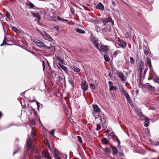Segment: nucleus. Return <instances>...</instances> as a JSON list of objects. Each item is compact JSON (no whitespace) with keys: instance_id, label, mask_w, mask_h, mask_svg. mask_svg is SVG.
Instances as JSON below:
<instances>
[{"instance_id":"9d476101","label":"nucleus","mask_w":159,"mask_h":159,"mask_svg":"<svg viewBox=\"0 0 159 159\" xmlns=\"http://www.w3.org/2000/svg\"><path fill=\"white\" fill-rule=\"evenodd\" d=\"M99 47H100L99 48L101 50V52L102 50L104 52H105L108 51L109 49V48L108 46H107V45L101 44V43H100Z\"/></svg>"},{"instance_id":"8fccbe9b","label":"nucleus","mask_w":159,"mask_h":159,"mask_svg":"<svg viewBox=\"0 0 159 159\" xmlns=\"http://www.w3.org/2000/svg\"><path fill=\"white\" fill-rule=\"evenodd\" d=\"M139 69L140 72H142V66L140 65V64H139Z\"/></svg>"},{"instance_id":"e2e57ef3","label":"nucleus","mask_w":159,"mask_h":159,"mask_svg":"<svg viewBox=\"0 0 159 159\" xmlns=\"http://www.w3.org/2000/svg\"><path fill=\"white\" fill-rule=\"evenodd\" d=\"M62 20L65 21H68V20H67L66 19V20H62Z\"/></svg>"},{"instance_id":"58836bf2","label":"nucleus","mask_w":159,"mask_h":159,"mask_svg":"<svg viewBox=\"0 0 159 159\" xmlns=\"http://www.w3.org/2000/svg\"><path fill=\"white\" fill-rule=\"evenodd\" d=\"M130 61L131 63V64H134V59L133 58V57H130Z\"/></svg>"},{"instance_id":"c85d7f7f","label":"nucleus","mask_w":159,"mask_h":159,"mask_svg":"<svg viewBox=\"0 0 159 159\" xmlns=\"http://www.w3.org/2000/svg\"><path fill=\"white\" fill-rule=\"evenodd\" d=\"M54 157H57L58 156V151L56 149L55 150L54 152Z\"/></svg>"},{"instance_id":"7ed1b4c3","label":"nucleus","mask_w":159,"mask_h":159,"mask_svg":"<svg viewBox=\"0 0 159 159\" xmlns=\"http://www.w3.org/2000/svg\"><path fill=\"white\" fill-rule=\"evenodd\" d=\"M93 111L92 112V114L93 116L96 118L98 116V113L100 111V109L97 105H93Z\"/></svg>"},{"instance_id":"412c9836","label":"nucleus","mask_w":159,"mask_h":159,"mask_svg":"<svg viewBox=\"0 0 159 159\" xmlns=\"http://www.w3.org/2000/svg\"><path fill=\"white\" fill-rule=\"evenodd\" d=\"M26 5L27 6H29L30 7V8H34V5L30 2H26Z\"/></svg>"},{"instance_id":"a19ab883","label":"nucleus","mask_w":159,"mask_h":159,"mask_svg":"<svg viewBox=\"0 0 159 159\" xmlns=\"http://www.w3.org/2000/svg\"><path fill=\"white\" fill-rule=\"evenodd\" d=\"M33 102H36V103L38 107V108L39 109V107H40V103L39 102H38V101H36V100H34V101H33Z\"/></svg>"},{"instance_id":"39448f33","label":"nucleus","mask_w":159,"mask_h":159,"mask_svg":"<svg viewBox=\"0 0 159 159\" xmlns=\"http://www.w3.org/2000/svg\"><path fill=\"white\" fill-rule=\"evenodd\" d=\"M39 32L43 38L46 40L51 41L52 39V38L46 32L43 33L40 30H38Z\"/></svg>"},{"instance_id":"49530a36","label":"nucleus","mask_w":159,"mask_h":159,"mask_svg":"<svg viewBox=\"0 0 159 159\" xmlns=\"http://www.w3.org/2000/svg\"><path fill=\"white\" fill-rule=\"evenodd\" d=\"M12 28L13 30L15 32H18V30L17 28H16L15 27H13Z\"/></svg>"},{"instance_id":"1a4fd4ad","label":"nucleus","mask_w":159,"mask_h":159,"mask_svg":"<svg viewBox=\"0 0 159 159\" xmlns=\"http://www.w3.org/2000/svg\"><path fill=\"white\" fill-rule=\"evenodd\" d=\"M81 87L83 91V92L87 91L88 88L87 82L86 81H84L83 83H82Z\"/></svg>"},{"instance_id":"bb28decb","label":"nucleus","mask_w":159,"mask_h":159,"mask_svg":"<svg viewBox=\"0 0 159 159\" xmlns=\"http://www.w3.org/2000/svg\"><path fill=\"white\" fill-rule=\"evenodd\" d=\"M127 99V101L129 102V103L130 104L132 102L131 98L130 97L129 95L125 97Z\"/></svg>"},{"instance_id":"ea45409f","label":"nucleus","mask_w":159,"mask_h":159,"mask_svg":"<svg viewBox=\"0 0 159 159\" xmlns=\"http://www.w3.org/2000/svg\"><path fill=\"white\" fill-rule=\"evenodd\" d=\"M116 140L117 142L118 143V146H119L120 144V140L118 139V137L117 136H116Z\"/></svg>"},{"instance_id":"f03ea898","label":"nucleus","mask_w":159,"mask_h":159,"mask_svg":"<svg viewBox=\"0 0 159 159\" xmlns=\"http://www.w3.org/2000/svg\"><path fill=\"white\" fill-rule=\"evenodd\" d=\"M33 42L37 45V46L40 48H44L45 49H49V48L45 45V44L40 40L38 39L33 40Z\"/></svg>"},{"instance_id":"5fc2aeb1","label":"nucleus","mask_w":159,"mask_h":159,"mask_svg":"<svg viewBox=\"0 0 159 159\" xmlns=\"http://www.w3.org/2000/svg\"><path fill=\"white\" fill-rule=\"evenodd\" d=\"M111 130V128H110L109 129H108L106 131V133L107 134H109V132Z\"/></svg>"},{"instance_id":"603ef678","label":"nucleus","mask_w":159,"mask_h":159,"mask_svg":"<svg viewBox=\"0 0 159 159\" xmlns=\"http://www.w3.org/2000/svg\"><path fill=\"white\" fill-rule=\"evenodd\" d=\"M70 11H71V13L74 14V9L72 7H71L70 8Z\"/></svg>"},{"instance_id":"5701e85b","label":"nucleus","mask_w":159,"mask_h":159,"mask_svg":"<svg viewBox=\"0 0 159 159\" xmlns=\"http://www.w3.org/2000/svg\"><path fill=\"white\" fill-rule=\"evenodd\" d=\"M146 85L152 91H154L155 89V87H153L151 86L149 83H147L146 84Z\"/></svg>"},{"instance_id":"338daca9","label":"nucleus","mask_w":159,"mask_h":159,"mask_svg":"<svg viewBox=\"0 0 159 159\" xmlns=\"http://www.w3.org/2000/svg\"><path fill=\"white\" fill-rule=\"evenodd\" d=\"M16 153V152H13V154H14L15 153Z\"/></svg>"},{"instance_id":"aec40b11","label":"nucleus","mask_w":159,"mask_h":159,"mask_svg":"<svg viewBox=\"0 0 159 159\" xmlns=\"http://www.w3.org/2000/svg\"><path fill=\"white\" fill-rule=\"evenodd\" d=\"M145 122L144 123V125L145 127H148L149 124L148 119V118H145Z\"/></svg>"},{"instance_id":"f704fd0d","label":"nucleus","mask_w":159,"mask_h":159,"mask_svg":"<svg viewBox=\"0 0 159 159\" xmlns=\"http://www.w3.org/2000/svg\"><path fill=\"white\" fill-rule=\"evenodd\" d=\"M40 156V154L37 153L36 155L34 156V157L33 159H39Z\"/></svg>"},{"instance_id":"680f3d73","label":"nucleus","mask_w":159,"mask_h":159,"mask_svg":"<svg viewBox=\"0 0 159 159\" xmlns=\"http://www.w3.org/2000/svg\"><path fill=\"white\" fill-rule=\"evenodd\" d=\"M148 70V68H146L145 69V70H144V72L145 73L147 71V70Z\"/></svg>"},{"instance_id":"3c124183","label":"nucleus","mask_w":159,"mask_h":159,"mask_svg":"<svg viewBox=\"0 0 159 159\" xmlns=\"http://www.w3.org/2000/svg\"><path fill=\"white\" fill-rule=\"evenodd\" d=\"M154 81L155 83H158L159 84V79L157 78L154 80Z\"/></svg>"},{"instance_id":"4468645a","label":"nucleus","mask_w":159,"mask_h":159,"mask_svg":"<svg viewBox=\"0 0 159 159\" xmlns=\"http://www.w3.org/2000/svg\"><path fill=\"white\" fill-rule=\"evenodd\" d=\"M96 8L97 9L100 11H102L104 9V5L101 3L100 2L96 6Z\"/></svg>"},{"instance_id":"6e6552de","label":"nucleus","mask_w":159,"mask_h":159,"mask_svg":"<svg viewBox=\"0 0 159 159\" xmlns=\"http://www.w3.org/2000/svg\"><path fill=\"white\" fill-rule=\"evenodd\" d=\"M116 74L120 78L121 81H125L126 80V78L122 72L118 70L116 72Z\"/></svg>"},{"instance_id":"864d4df0","label":"nucleus","mask_w":159,"mask_h":159,"mask_svg":"<svg viewBox=\"0 0 159 159\" xmlns=\"http://www.w3.org/2000/svg\"><path fill=\"white\" fill-rule=\"evenodd\" d=\"M55 29L57 31H58L59 30V27L58 26H56L54 27Z\"/></svg>"},{"instance_id":"6e6d98bb","label":"nucleus","mask_w":159,"mask_h":159,"mask_svg":"<svg viewBox=\"0 0 159 159\" xmlns=\"http://www.w3.org/2000/svg\"><path fill=\"white\" fill-rule=\"evenodd\" d=\"M62 20V19L58 16H57V19H56V20Z\"/></svg>"},{"instance_id":"bf43d9fd","label":"nucleus","mask_w":159,"mask_h":159,"mask_svg":"<svg viewBox=\"0 0 159 159\" xmlns=\"http://www.w3.org/2000/svg\"><path fill=\"white\" fill-rule=\"evenodd\" d=\"M70 83L73 86H74V84L72 82H71V81H70Z\"/></svg>"},{"instance_id":"72a5a7b5","label":"nucleus","mask_w":159,"mask_h":159,"mask_svg":"<svg viewBox=\"0 0 159 159\" xmlns=\"http://www.w3.org/2000/svg\"><path fill=\"white\" fill-rule=\"evenodd\" d=\"M31 135L33 138H34V136L35 135V130L33 129H32V131L31 132Z\"/></svg>"},{"instance_id":"c756f323","label":"nucleus","mask_w":159,"mask_h":159,"mask_svg":"<svg viewBox=\"0 0 159 159\" xmlns=\"http://www.w3.org/2000/svg\"><path fill=\"white\" fill-rule=\"evenodd\" d=\"M104 58L105 60L107 62H108L110 60L109 57L106 55H104Z\"/></svg>"},{"instance_id":"f8f14e48","label":"nucleus","mask_w":159,"mask_h":159,"mask_svg":"<svg viewBox=\"0 0 159 159\" xmlns=\"http://www.w3.org/2000/svg\"><path fill=\"white\" fill-rule=\"evenodd\" d=\"M146 64L148 66L149 69L151 70L152 69V66L151 61V59L149 57H148L146 59Z\"/></svg>"},{"instance_id":"6ab92c4d","label":"nucleus","mask_w":159,"mask_h":159,"mask_svg":"<svg viewBox=\"0 0 159 159\" xmlns=\"http://www.w3.org/2000/svg\"><path fill=\"white\" fill-rule=\"evenodd\" d=\"M102 141L105 144H107L109 143V140L107 138H103L102 139Z\"/></svg>"},{"instance_id":"20e7f679","label":"nucleus","mask_w":159,"mask_h":159,"mask_svg":"<svg viewBox=\"0 0 159 159\" xmlns=\"http://www.w3.org/2000/svg\"><path fill=\"white\" fill-rule=\"evenodd\" d=\"M91 41L92 43H93L97 49L100 52H101V50L100 49L99 46L100 44H99L98 39L96 38L93 37L91 39Z\"/></svg>"},{"instance_id":"9b49d317","label":"nucleus","mask_w":159,"mask_h":159,"mask_svg":"<svg viewBox=\"0 0 159 159\" xmlns=\"http://www.w3.org/2000/svg\"><path fill=\"white\" fill-rule=\"evenodd\" d=\"M42 157H46L48 159H52L49 156V153L46 151H44L43 152Z\"/></svg>"},{"instance_id":"e433bc0d","label":"nucleus","mask_w":159,"mask_h":159,"mask_svg":"<svg viewBox=\"0 0 159 159\" xmlns=\"http://www.w3.org/2000/svg\"><path fill=\"white\" fill-rule=\"evenodd\" d=\"M103 151L104 152H105L107 153H110V149L107 148H104V149L103 150Z\"/></svg>"},{"instance_id":"052dcab7","label":"nucleus","mask_w":159,"mask_h":159,"mask_svg":"<svg viewBox=\"0 0 159 159\" xmlns=\"http://www.w3.org/2000/svg\"><path fill=\"white\" fill-rule=\"evenodd\" d=\"M139 92V90H137L136 91V93L137 95H138V94Z\"/></svg>"},{"instance_id":"cd10ccee","label":"nucleus","mask_w":159,"mask_h":159,"mask_svg":"<svg viewBox=\"0 0 159 159\" xmlns=\"http://www.w3.org/2000/svg\"><path fill=\"white\" fill-rule=\"evenodd\" d=\"M121 92H122L125 97L129 95L126 91L123 88H122L121 89Z\"/></svg>"},{"instance_id":"a878e982","label":"nucleus","mask_w":159,"mask_h":159,"mask_svg":"<svg viewBox=\"0 0 159 159\" xmlns=\"http://www.w3.org/2000/svg\"><path fill=\"white\" fill-rule=\"evenodd\" d=\"M7 37L6 36H5L4 37V39L3 41V43L0 45L1 46H2L3 45L7 44L6 41H7Z\"/></svg>"},{"instance_id":"4d7b16f0","label":"nucleus","mask_w":159,"mask_h":159,"mask_svg":"<svg viewBox=\"0 0 159 159\" xmlns=\"http://www.w3.org/2000/svg\"><path fill=\"white\" fill-rule=\"evenodd\" d=\"M33 150L36 152H37V148L35 146L33 147Z\"/></svg>"},{"instance_id":"473e14b6","label":"nucleus","mask_w":159,"mask_h":159,"mask_svg":"<svg viewBox=\"0 0 159 159\" xmlns=\"http://www.w3.org/2000/svg\"><path fill=\"white\" fill-rule=\"evenodd\" d=\"M5 14L7 17L10 20L11 19V16L7 11L5 12Z\"/></svg>"},{"instance_id":"79ce46f5","label":"nucleus","mask_w":159,"mask_h":159,"mask_svg":"<svg viewBox=\"0 0 159 159\" xmlns=\"http://www.w3.org/2000/svg\"><path fill=\"white\" fill-rule=\"evenodd\" d=\"M77 139L78 140V141L80 143H82V139H81V137L80 136H78L77 137Z\"/></svg>"},{"instance_id":"ddd939ff","label":"nucleus","mask_w":159,"mask_h":159,"mask_svg":"<svg viewBox=\"0 0 159 159\" xmlns=\"http://www.w3.org/2000/svg\"><path fill=\"white\" fill-rule=\"evenodd\" d=\"M27 145L28 146V149L31 148L33 145L32 144V139L31 138H29L28 140H27Z\"/></svg>"},{"instance_id":"c03bdc74","label":"nucleus","mask_w":159,"mask_h":159,"mask_svg":"<svg viewBox=\"0 0 159 159\" xmlns=\"http://www.w3.org/2000/svg\"><path fill=\"white\" fill-rule=\"evenodd\" d=\"M109 135L112 137H114L115 136V134L114 132H111L110 133L108 134Z\"/></svg>"},{"instance_id":"a211bd4d","label":"nucleus","mask_w":159,"mask_h":159,"mask_svg":"<svg viewBox=\"0 0 159 159\" xmlns=\"http://www.w3.org/2000/svg\"><path fill=\"white\" fill-rule=\"evenodd\" d=\"M58 64L61 69H62L66 73H67L68 72V70L66 67L61 64L59 63H58Z\"/></svg>"},{"instance_id":"13d9d810","label":"nucleus","mask_w":159,"mask_h":159,"mask_svg":"<svg viewBox=\"0 0 159 159\" xmlns=\"http://www.w3.org/2000/svg\"><path fill=\"white\" fill-rule=\"evenodd\" d=\"M55 159H61L59 156L54 157Z\"/></svg>"},{"instance_id":"0eeeda50","label":"nucleus","mask_w":159,"mask_h":159,"mask_svg":"<svg viewBox=\"0 0 159 159\" xmlns=\"http://www.w3.org/2000/svg\"><path fill=\"white\" fill-rule=\"evenodd\" d=\"M116 43L119 46L123 48H125L127 46L125 41L122 40H117Z\"/></svg>"},{"instance_id":"4be33fe9","label":"nucleus","mask_w":159,"mask_h":159,"mask_svg":"<svg viewBox=\"0 0 159 159\" xmlns=\"http://www.w3.org/2000/svg\"><path fill=\"white\" fill-rule=\"evenodd\" d=\"M33 16L36 17L39 20L41 19L39 14L38 13H34L33 14Z\"/></svg>"},{"instance_id":"c9c22d12","label":"nucleus","mask_w":159,"mask_h":159,"mask_svg":"<svg viewBox=\"0 0 159 159\" xmlns=\"http://www.w3.org/2000/svg\"><path fill=\"white\" fill-rule=\"evenodd\" d=\"M55 131V129H53L51 130L49 132V133L52 136H54V132Z\"/></svg>"},{"instance_id":"7c9ffc66","label":"nucleus","mask_w":159,"mask_h":159,"mask_svg":"<svg viewBox=\"0 0 159 159\" xmlns=\"http://www.w3.org/2000/svg\"><path fill=\"white\" fill-rule=\"evenodd\" d=\"M89 86L90 88L93 90H94L96 89V86L93 84L92 83L90 84H89Z\"/></svg>"},{"instance_id":"4c0bfd02","label":"nucleus","mask_w":159,"mask_h":159,"mask_svg":"<svg viewBox=\"0 0 159 159\" xmlns=\"http://www.w3.org/2000/svg\"><path fill=\"white\" fill-rule=\"evenodd\" d=\"M109 89L110 91L116 90V86H112L111 88H110Z\"/></svg>"},{"instance_id":"dca6fc26","label":"nucleus","mask_w":159,"mask_h":159,"mask_svg":"<svg viewBox=\"0 0 159 159\" xmlns=\"http://www.w3.org/2000/svg\"><path fill=\"white\" fill-rule=\"evenodd\" d=\"M30 113L31 114H33L34 116L36 117L38 116L37 113L36 111L32 107H30Z\"/></svg>"},{"instance_id":"f257e3e1","label":"nucleus","mask_w":159,"mask_h":159,"mask_svg":"<svg viewBox=\"0 0 159 159\" xmlns=\"http://www.w3.org/2000/svg\"><path fill=\"white\" fill-rule=\"evenodd\" d=\"M111 19V18H105L103 20L104 25L106 26L104 28L100 27L98 28L97 31H100L104 34L113 36L115 35L116 33L115 30L114 29H112L110 25V21Z\"/></svg>"},{"instance_id":"69168bd1","label":"nucleus","mask_w":159,"mask_h":159,"mask_svg":"<svg viewBox=\"0 0 159 159\" xmlns=\"http://www.w3.org/2000/svg\"><path fill=\"white\" fill-rule=\"evenodd\" d=\"M109 75L110 77H111V74L110 73L109 74Z\"/></svg>"},{"instance_id":"393cba45","label":"nucleus","mask_w":159,"mask_h":159,"mask_svg":"<svg viewBox=\"0 0 159 159\" xmlns=\"http://www.w3.org/2000/svg\"><path fill=\"white\" fill-rule=\"evenodd\" d=\"M72 68L74 71L75 72H79L80 71V69L76 66H73L72 67Z\"/></svg>"},{"instance_id":"423d86ee","label":"nucleus","mask_w":159,"mask_h":159,"mask_svg":"<svg viewBox=\"0 0 159 159\" xmlns=\"http://www.w3.org/2000/svg\"><path fill=\"white\" fill-rule=\"evenodd\" d=\"M48 16L49 18L52 20L56 21L57 15L55 11L52 10L49 12Z\"/></svg>"},{"instance_id":"a18cd8bd","label":"nucleus","mask_w":159,"mask_h":159,"mask_svg":"<svg viewBox=\"0 0 159 159\" xmlns=\"http://www.w3.org/2000/svg\"><path fill=\"white\" fill-rule=\"evenodd\" d=\"M130 34L128 32H126L125 34V36L126 38H128L130 37Z\"/></svg>"},{"instance_id":"09e8293b","label":"nucleus","mask_w":159,"mask_h":159,"mask_svg":"<svg viewBox=\"0 0 159 159\" xmlns=\"http://www.w3.org/2000/svg\"><path fill=\"white\" fill-rule=\"evenodd\" d=\"M42 62L43 70H44L45 69V62L43 61Z\"/></svg>"},{"instance_id":"2eb2a0df","label":"nucleus","mask_w":159,"mask_h":159,"mask_svg":"<svg viewBox=\"0 0 159 159\" xmlns=\"http://www.w3.org/2000/svg\"><path fill=\"white\" fill-rule=\"evenodd\" d=\"M143 49L144 53L147 55H148L150 52L149 48L146 46H144Z\"/></svg>"},{"instance_id":"0e129e2a","label":"nucleus","mask_w":159,"mask_h":159,"mask_svg":"<svg viewBox=\"0 0 159 159\" xmlns=\"http://www.w3.org/2000/svg\"><path fill=\"white\" fill-rule=\"evenodd\" d=\"M156 145H159V142H157L156 143Z\"/></svg>"},{"instance_id":"de8ad7c7","label":"nucleus","mask_w":159,"mask_h":159,"mask_svg":"<svg viewBox=\"0 0 159 159\" xmlns=\"http://www.w3.org/2000/svg\"><path fill=\"white\" fill-rule=\"evenodd\" d=\"M108 84H109V89L110 88H111L112 86H113V84H112V82L111 81H109Z\"/></svg>"},{"instance_id":"2f4dec72","label":"nucleus","mask_w":159,"mask_h":159,"mask_svg":"<svg viewBox=\"0 0 159 159\" xmlns=\"http://www.w3.org/2000/svg\"><path fill=\"white\" fill-rule=\"evenodd\" d=\"M57 58L58 61H60L61 63L63 64L64 60H62L61 57H57Z\"/></svg>"},{"instance_id":"f3484780","label":"nucleus","mask_w":159,"mask_h":159,"mask_svg":"<svg viewBox=\"0 0 159 159\" xmlns=\"http://www.w3.org/2000/svg\"><path fill=\"white\" fill-rule=\"evenodd\" d=\"M112 154L113 156H116L118 152V150L116 147H113L112 148Z\"/></svg>"},{"instance_id":"774afa93","label":"nucleus","mask_w":159,"mask_h":159,"mask_svg":"<svg viewBox=\"0 0 159 159\" xmlns=\"http://www.w3.org/2000/svg\"><path fill=\"white\" fill-rule=\"evenodd\" d=\"M111 24H112V25H113L114 24V23H113V22H112L111 23Z\"/></svg>"},{"instance_id":"b1692460","label":"nucleus","mask_w":159,"mask_h":159,"mask_svg":"<svg viewBox=\"0 0 159 159\" xmlns=\"http://www.w3.org/2000/svg\"><path fill=\"white\" fill-rule=\"evenodd\" d=\"M76 31L77 32L80 34H84L85 33V31L81 30L79 28L76 29Z\"/></svg>"},{"instance_id":"37998d69","label":"nucleus","mask_w":159,"mask_h":159,"mask_svg":"<svg viewBox=\"0 0 159 159\" xmlns=\"http://www.w3.org/2000/svg\"><path fill=\"white\" fill-rule=\"evenodd\" d=\"M101 128V126L99 124H98L97 125V127L96 128V130L97 131H98Z\"/></svg>"}]
</instances>
